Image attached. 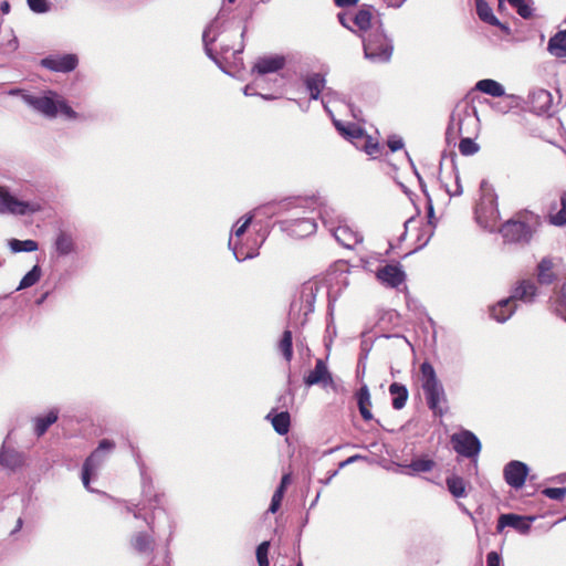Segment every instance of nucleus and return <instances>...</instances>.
I'll return each instance as SVG.
<instances>
[{
    "instance_id": "680f3d73",
    "label": "nucleus",
    "mask_w": 566,
    "mask_h": 566,
    "mask_svg": "<svg viewBox=\"0 0 566 566\" xmlns=\"http://www.w3.org/2000/svg\"><path fill=\"white\" fill-rule=\"evenodd\" d=\"M243 51V44L240 42L237 49H232V55L240 54Z\"/></svg>"
},
{
    "instance_id": "cd10ccee",
    "label": "nucleus",
    "mask_w": 566,
    "mask_h": 566,
    "mask_svg": "<svg viewBox=\"0 0 566 566\" xmlns=\"http://www.w3.org/2000/svg\"><path fill=\"white\" fill-rule=\"evenodd\" d=\"M449 492L457 499L467 496V481L459 475H451L446 479Z\"/></svg>"
},
{
    "instance_id": "09e8293b",
    "label": "nucleus",
    "mask_w": 566,
    "mask_h": 566,
    "mask_svg": "<svg viewBox=\"0 0 566 566\" xmlns=\"http://www.w3.org/2000/svg\"><path fill=\"white\" fill-rule=\"evenodd\" d=\"M30 9L36 13H44L49 10L46 0H27Z\"/></svg>"
},
{
    "instance_id": "412c9836",
    "label": "nucleus",
    "mask_w": 566,
    "mask_h": 566,
    "mask_svg": "<svg viewBox=\"0 0 566 566\" xmlns=\"http://www.w3.org/2000/svg\"><path fill=\"white\" fill-rule=\"evenodd\" d=\"M389 394L392 398L391 405L394 409L400 410L406 406L409 392L405 385L400 382H392L389 386Z\"/></svg>"
},
{
    "instance_id": "7ed1b4c3",
    "label": "nucleus",
    "mask_w": 566,
    "mask_h": 566,
    "mask_svg": "<svg viewBox=\"0 0 566 566\" xmlns=\"http://www.w3.org/2000/svg\"><path fill=\"white\" fill-rule=\"evenodd\" d=\"M365 57L374 63H386L391 59L394 46L381 30L370 32L363 41Z\"/></svg>"
},
{
    "instance_id": "6e6d98bb",
    "label": "nucleus",
    "mask_w": 566,
    "mask_h": 566,
    "mask_svg": "<svg viewBox=\"0 0 566 566\" xmlns=\"http://www.w3.org/2000/svg\"><path fill=\"white\" fill-rule=\"evenodd\" d=\"M291 478L290 474H284L281 479L280 485L277 486L276 491H281L282 493H285V490L287 485L290 484Z\"/></svg>"
},
{
    "instance_id": "e433bc0d",
    "label": "nucleus",
    "mask_w": 566,
    "mask_h": 566,
    "mask_svg": "<svg viewBox=\"0 0 566 566\" xmlns=\"http://www.w3.org/2000/svg\"><path fill=\"white\" fill-rule=\"evenodd\" d=\"M356 147L364 149L366 154H368L369 156H371L374 158H376L380 155L379 144L366 134L364 135V139H361L359 143H357Z\"/></svg>"
},
{
    "instance_id": "0eeeda50",
    "label": "nucleus",
    "mask_w": 566,
    "mask_h": 566,
    "mask_svg": "<svg viewBox=\"0 0 566 566\" xmlns=\"http://www.w3.org/2000/svg\"><path fill=\"white\" fill-rule=\"evenodd\" d=\"M453 450L465 458H476L481 452V442L479 438L470 430H461L450 438Z\"/></svg>"
},
{
    "instance_id": "338daca9",
    "label": "nucleus",
    "mask_w": 566,
    "mask_h": 566,
    "mask_svg": "<svg viewBox=\"0 0 566 566\" xmlns=\"http://www.w3.org/2000/svg\"><path fill=\"white\" fill-rule=\"evenodd\" d=\"M22 523H23V522H22V518H18V521H17V526H15V528H14V532H15V531H18V530H20V528L22 527Z\"/></svg>"
},
{
    "instance_id": "3c124183",
    "label": "nucleus",
    "mask_w": 566,
    "mask_h": 566,
    "mask_svg": "<svg viewBox=\"0 0 566 566\" xmlns=\"http://www.w3.org/2000/svg\"><path fill=\"white\" fill-rule=\"evenodd\" d=\"M283 497H284V493H282L281 491H276L275 490V492H274V494L272 496V500H271L270 507H269V511L271 513H276L279 511Z\"/></svg>"
},
{
    "instance_id": "4c0bfd02",
    "label": "nucleus",
    "mask_w": 566,
    "mask_h": 566,
    "mask_svg": "<svg viewBox=\"0 0 566 566\" xmlns=\"http://www.w3.org/2000/svg\"><path fill=\"white\" fill-rule=\"evenodd\" d=\"M42 271L39 265H34L21 280L18 290L33 286L41 279Z\"/></svg>"
},
{
    "instance_id": "6ab92c4d",
    "label": "nucleus",
    "mask_w": 566,
    "mask_h": 566,
    "mask_svg": "<svg viewBox=\"0 0 566 566\" xmlns=\"http://www.w3.org/2000/svg\"><path fill=\"white\" fill-rule=\"evenodd\" d=\"M557 279L555 263L552 258H544L537 265V281L539 284L549 285Z\"/></svg>"
},
{
    "instance_id": "20e7f679",
    "label": "nucleus",
    "mask_w": 566,
    "mask_h": 566,
    "mask_svg": "<svg viewBox=\"0 0 566 566\" xmlns=\"http://www.w3.org/2000/svg\"><path fill=\"white\" fill-rule=\"evenodd\" d=\"M531 213L527 210L516 212L499 229L506 242H527L531 233Z\"/></svg>"
},
{
    "instance_id": "423d86ee",
    "label": "nucleus",
    "mask_w": 566,
    "mask_h": 566,
    "mask_svg": "<svg viewBox=\"0 0 566 566\" xmlns=\"http://www.w3.org/2000/svg\"><path fill=\"white\" fill-rule=\"evenodd\" d=\"M115 448V442L108 439L99 441L98 447L91 453V455L84 461L82 470V482L87 490H91V475L94 471L105 462L107 453Z\"/></svg>"
},
{
    "instance_id": "72a5a7b5",
    "label": "nucleus",
    "mask_w": 566,
    "mask_h": 566,
    "mask_svg": "<svg viewBox=\"0 0 566 566\" xmlns=\"http://www.w3.org/2000/svg\"><path fill=\"white\" fill-rule=\"evenodd\" d=\"M531 295V280L522 279L516 282V285L512 289V294L507 300H512L515 304L517 300H524Z\"/></svg>"
},
{
    "instance_id": "13d9d810",
    "label": "nucleus",
    "mask_w": 566,
    "mask_h": 566,
    "mask_svg": "<svg viewBox=\"0 0 566 566\" xmlns=\"http://www.w3.org/2000/svg\"><path fill=\"white\" fill-rule=\"evenodd\" d=\"M427 218H428V221L431 226H434L436 222H434V210H433V206L429 202L428 205V208H427Z\"/></svg>"
},
{
    "instance_id": "79ce46f5",
    "label": "nucleus",
    "mask_w": 566,
    "mask_h": 566,
    "mask_svg": "<svg viewBox=\"0 0 566 566\" xmlns=\"http://www.w3.org/2000/svg\"><path fill=\"white\" fill-rule=\"evenodd\" d=\"M503 0H499L500 7L502 6ZM513 8L516 9L517 13L524 18H531V7L527 6L523 0H506Z\"/></svg>"
},
{
    "instance_id": "c03bdc74",
    "label": "nucleus",
    "mask_w": 566,
    "mask_h": 566,
    "mask_svg": "<svg viewBox=\"0 0 566 566\" xmlns=\"http://www.w3.org/2000/svg\"><path fill=\"white\" fill-rule=\"evenodd\" d=\"M59 112L69 119L78 118V114L64 99H57V113Z\"/></svg>"
},
{
    "instance_id": "bb28decb",
    "label": "nucleus",
    "mask_w": 566,
    "mask_h": 566,
    "mask_svg": "<svg viewBox=\"0 0 566 566\" xmlns=\"http://www.w3.org/2000/svg\"><path fill=\"white\" fill-rule=\"evenodd\" d=\"M475 90L492 97H501L504 95V87L496 81L491 78L481 80L475 84Z\"/></svg>"
},
{
    "instance_id": "c9c22d12",
    "label": "nucleus",
    "mask_w": 566,
    "mask_h": 566,
    "mask_svg": "<svg viewBox=\"0 0 566 566\" xmlns=\"http://www.w3.org/2000/svg\"><path fill=\"white\" fill-rule=\"evenodd\" d=\"M560 205L562 208L558 211L548 214L549 223L556 227L566 226V191L560 195Z\"/></svg>"
},
{
    "instance_id": "ddd939ff",
    "label": "nucleus",
    "mask_w": 566,
    "mask_h": 566,
    "mask_svg": "<svg viewBox=\"0 0 566 566\" xmlns=\"http://www.w3.org/2000/svg\"><path fill=\"white\" fill-rule=\"evenodd\" d=\"M78 59L75 54H64L62 56H49L41 61V65L54 72H71L76 69Z\"/></svg>"
},
{
    "instance_id": "9b49d317",
    "label": "nucleus",
    "mask_w": 566,
    "mask_h": 566,
    "mask_svg": "<svg viewBox=\"0 0 566 566\" xmlns=\"http://www.w3.org/2000/svg\"><path fill=\"white\" fill-rule=\"evenodd\" d=\"M505 527H512L520 534H527L531 530V516H521L513 513L501 514L496 531L501 533Z\"/></svg>"
},
{
    "instance_id": "774afa93",
    "label": "nucleus",
    "mask_w": 566,
    "mask_h": 566,
    "mask_svg": "<svg viewBox=\"0 0 566 566\" xmlns=\"http://www.w3.org/2000/svg\"><path fill=\"white\" fill-rule=\"evenodd\" d=\"M222 52H223L224 54H227V53L229 52V49H228V48H222Z\"/></svg>"
},
{
    "instance_id": "4468645a",
    "label": "nucleus",
    "mask_w": 566,
    "mask_h": 566,
    "mask_svg": "<svg viewBox=\"0 0 566 566\" xmlns=\"http://www.w3.org/2000/svg\"><path fill=\"white\" fill-rule=\"evenodd\" d=\"M22 98L28 105L32 106L35 111L46 117L53 118L57 115V101L50 96H33L25 94Z\"/></svg>"
},
{
    "instance_id": "c85d7f7f",
    "label": "nucleus",
    "mask_w": 566,
    "mask_h": 566,
    "mask_svg": "<svg viewBox=\"0 0 566 566\" xmlns=\"http://www.w3.org/2000/svg\"><path fill=\"white\" fill-rule=\"evenodd\" d=\"M306 88L312 99H317L325 87V78L321 74H312L305 80Z\"/></svg>"
},
{
    "instance_id": "69168bd1",
    "label": "nucleus",
    "mask_w": 566,
    "mask_h": 566,
    "mask_svg": "<svg viewBox=\"0 0 566 566\" xmlns=\"http://www.w3.org/2000/svg\"><path fill=\"white\" fill-rule=\"evenodd\" d=\"M9 8H10L9 3L4 2L2 4V7H1V10H2L3 13H8L9 12Z\"/></svg>"
},
{
    "instance_id": "5fc2aeb1",
    "label": "nucleus",
    "mask_w": 566,
    "mask_h": 566,
    "mask_svg": "<svg viewBox=\"0 0 566 566\" xmlns=\"http://www.w3.org/2000/svg\"><path fill=\"white\" fill-rule=\"evenodd\" d=\"M388 147L391 151H397L403 147V143L401 139H389Z\"/></svg>"
},
{
    "instance_id": "a19ab883",
    "label": "nucleus",
    "mask_w": 566,
    "mask_h": 566,
    "mask_svg": "<svg viewBox=\"0 0 566 566\" xmlns=\"http://www.w3.org/2000/svg\"><path fill=\"white\" fill-rule=\"evenodd\" d=\"M269 549H270V542L264 541L256 547V560L258 566H269Z\"/></svg>"
},
{
    "instance_id": "4be33fe9",
    "label": "nucleus",
    "mask_w": 566,
    "mask_h": 566,
    "mask_svg": "<svg viewBox=\"0 0 566 566\" xmlns=\"http://www.w3.org/2000/svg\"><path fill=\"white\" fill-rule=\"evenodd\" d=\"M373 18V6L363 4L352 20L360 31H367L371 27Z\"/></svg>"
},
{
    "instance_id": "2eb2a0df",
    "label": "nucleus",
    "mask_w": 566,
    "mask_h": 566,
    "mask_svg": "<svg viewBox=\"0 0 566 566\" xmlns=\"http://www.w3.org/2000/svg\"><path fill=\"white\" fill-rule=\"evenodd\" d=\"M304 382L306 386H313L317 384L327 386L333 384L332 374L323 359L316 360L314 369L305 376Z\"/></svg>"
},
{
    "instance_id": "a18cd8bd",
    "label": "nucleus",
    "mask_w": 566,
    "mask_h": 566,
    "mask_svg": "<svg viewBox=\"0 0 566 566\" xmlns=\"http://www.w3.org/2000/svg\"><path fill=\"white\" fill-rule=\"evenodd\" d=\"M149 566H171L169 552L166 551L161 555H153L149 560Z\"/></svg>"
},
{
    "instance_id": "e2e57ef3",
    "label": "nucleus",
    "mask_w": 566,
    "mask_h": 566,
    "mask_svg": "<svg viewBox=\"0 0 566 566\" xmlns=\"http://www.w3.org/2000/svg\"><path fill=\"white\" fill-rule=\"evenodd\" d=\"M391 6L399 7L405 0H386Z\"/></svg>"
},
{
    "instance_id": "7c9ffc66",
    "label": "nucleus",
    "mask_w": 566,
    "mask_h": 566,
    "mask_svg": "<svg viewBox=\"0 0 566 566\" xmlns=\"http://www.w3.org/2000/svg\"><path fill=\"white\" fill-rule=\"evenodd\" d=\"M476 13L479 18L491 24V25H500L499 19L493 14L492 8L485 0H475Z\"/></svg>"
},
{
    "instance_id": "6e6552de",
    "label": "nucleus",
    "mask_w": 566,
    "mask_h": 566,
    "mask_svg": "<svg viewBox=\"0 0 566 566\" xmlns=\"http://www.w3.org/2000/svg\"><path fill=\"white\" fill-rule=\"evenodd\" d=\"M376 279L384 286L398 290L405 284L407 275L399 263H390L377 269Z\"/></svg>"
},
{
    "instance_id": "864d4df0",
    "label": "nucleus",
    "mask_w": 566,
    "mask_h": 566,
    "mask_svg": "<svg viewBox=\"0 0 566 566\" xmlns=\"http://www.w3.org/2000/svg\"><path fill=\"white\" fill-rule=\"evenodd\" d=\"M486 566H501V557L496 552L492 551L488 554Z\"/></svg>"
},
{
    "instance_id": "58836bf2",
    "label": "nucleus",
    "mask_w": 566,
    "mask_h": 566,
    "mask_svg": "<svg viewBox=\"0 0 566 566\" xmlns=\"http://www.w3.org/2000/svg\"><path fill=\"white\" fill-rule=\"evenodd\" d=\"M10 248L13 252H33L36 251L39 245L34 240H18L12 239L10 241Z\"/></svg>"
},
{
    "instance_id": "aec40b11",
    "label": "nucleus",
    "mask_w": 566,
    "mask_h": 566,
    "mask_svg": "<svg viewBox=\"0 0 566 566\" xmlns=\"http://www.w3.org/2000/svg\"><path fill=\"white\" fill-rule=\"evenodd\" d=\"M552 104L553 97L548 91L538 88L533 92V113H547L551 109Z\"/></svg>"
},
{
    "instance_id": "dca6fc26",
    "label": "nucleus",
    "mask_w": 566,
    "mask_h": 566,
    "mask_svg": "<svg viewBox=\"0 0 566 566\" xmlns=\"http://www.w3.org/2000/svg\"><path fill=\"white\" fill-rule=\"evenodd\" d=\"M331 231L336 241L347 249H353L361 241V235L347 224H339Z\"/></svg>"
},
{
    "instance_id": "f3484780",
    "label": "nucleus",
    "mask_w": 566,
    "mask_h": 566,
    "mask_svg": "<svg viewBox=\"0 0 566 566\" xmlns=\"http://www.w3.org/2000/svg\"><path fill=\"white\" fill-rule=\"evenodd\" d=\"M285 65V59L281 55L273 56H263L260 57L253 66V71H255L260 75H264L268 73H273L282 70Z\"/></svg>"
},
{
    "instance_id": "1a4fd4ad",
    "label": "nucleus",
    "mask_w": 566,
    "mask_h": 566,
    "mask_svg": "<svg viewBox=\"0 0 566 566\" xmlns=\"http://www.w3.org/2000/svg\"><path fill=\"white\" fill-rule=\"evenodd\" d=\"M149 531L135 532L129 538V545L133 551L142 556L155 555L156 539L154 528L150 524Z\"/></svg>"
},
{
    "instance_id": "4d7b16f0",
    "label": "nucleus",
    "mask_w": 566,
    "mask_h": 566,
    "mask_svg": "<svg viewBox=\"0 0 566 566\" xmlns=\"http://www.w3.org/2000/svg\"><path fill=\"white\" fill-rule=\"evenodd\" d=\"M359 0H334V3L338 8L353 7L358 3Z\"/></svg>"
},
{
    "instance_id": "49530a36",
    "label": "nucleus",
    "mask_w": 566,
    "mask_h": 566,
    "mask_svg": "<svg viewBox=\"0 0 566 566\" xmlns=\"http://www.w3.org/2000/svg\"><path fill=\"white\" fill-rule=\"evenodd\" d=\"M542 494L552 500H563L566 495V488H546L542 491Z\"/></svg>"
},
{
    "instance_id": "052dcab7",
    "label": "nucleus",
    "mask_w": 566,
    "mask_h": 566,
    "mask_svg": "<svg viewBox=\"0 0 566 566\" xmlns=\"http://www.w3.org/2000/svg\"><path fill=\"white\" fill-rule=\"evenodd\" d=\"M337 17L343 27L350 29L349 25L347 24V14L346 13H338Z\"/></svg>"
},
{
    "instance_id": "37998d69",
    "label": "nucleus",
    "mask_w": 566,
    "mask_h": 566,
    "mask_svg": "<svg viewBox=\"0 0 566 566\" xmlns=\"http://www.w3.org/2000/svg\"><path fill=\"white\" fill-rule=\"evenodd\" d=\"M318 287L315 283L306 282L302 285L301 290V298L305 300L307 303H311L316 295Z\"/></svg>"
},
{
    "instance_id": "393cba45",
    "label": "nucleus",
    "mask_w": 566,
    "mask_h": 566,
    "mask_svg": "<svg viewBox=\"0 0 566 566\" xmlns=\"http://www.w3.org/2000/svg\"><path fill=\"white\" fill-rule=\"evenodd\" d=\"M547 49L556 57H566V30L552 36Z\"/></svg>"
},
{
    "instance_id": "9d476101",
    "label": "nucleus",
    "mask_w": 566,
    "mask_h": 566,
    "mask_svg": "<svg viewBox=\"0 0 566 566\" xmlns=\"http://www.w3.org/2000/svg\"><path fill=\"white\" fill-rule=\"evenodd\" d=\"M282 229L289 233V235L302 239L315 233L317 224L312 218H298L293 220H284L281 222Z\"/></svg>"
},
{
    "instance_id": "473e14b6",
    "label": "nucleus",
    "mask_w": 566,
    "mask_h": 566,
    "mask_svg": "<svg viewBox=\"0 0 566 566\" xmlns=\"http://www.w3.org/2000/svg\"><path fill=\"white\" fill-rule=\"evenodd\" d=\"M271 423L274 428V430L283 436V434H286L290 430V426H291V417H290V413L287 411H282L280 413H275L272 418H271Z\"/></svg>"
},
{
    "instance_id": "603ef678",
    "label": "nucleus",
    "mask_w": 566,
    "mask_h": 566,
    "mask_svg": "<svg viewBox=\"0 0 566 566\" xmlns=\"http://www.w3.org/2000/svg\"><path fill=\"white\" fill-rule=\"evenodd\" d=\"M251 220H252V218L249 217L241 224H239L241 221V220H239L235 226V229H234V235L240 238L247 231L248 227L251 223Z\"/></svg>"
},
{
    "instance_id": "bf43d9fd",
    "label": "nucleus",
    "mask_w": 566,
    "mask_h": 566,
    "mask_svg": "<svg viewBox=\"0 0 566 566\" xmlns=\"http://www.w3.org/2000/svg\"><path fill=\"white\" fill-rule=\"evenodd\" d=\"M361 457L360 455H353V457H349L347 460L340 462L339 467L340 468H344L345 465L349 464V463H353L354 461H356L357 459H360Z\"/></svg>"
},
{
    "instance_id": "b1692460",
    "label": "nucleus",
    "mask_w": 566,
    "mask_h": 566,
    "mask_svg": "<svg viewBox=\"0 0 566 566\" xmlns=\"http://www.w3.org/2000/svg\"><path fill=\"white\" fill-rule=\"evenodd\" d=\"M57 419L59 415L56 410H50L45 416L34 418V433L36 437H42Z\"/></svg>"
},
{
    "instance_id": "f03ea898",
    "label": "nucleus",
    "mask_w": 566,
    "mask_h": 566,
    "mask_svg": "<svg viewBox=\"0 0 566 566\" xmlns=\"http://www.w3.org/2000/svg\"><path fill=\"white\" fill-rule=\"evenodd\" d=\"M481 198L475 207V219L478 223L486 230L493 231L497 228L500 211L497 208V197L488 180L480 184Z\"/></svg>"
},
{
    "instance_id": "5701e85b",
    "label": "nucleus",
    "mask_w": 566,
    "mask_h": 566,
    "mask_svg": "<svg viewBox=\"0 0 566 566\" xmlns=\"http://www.w3.org/2000/svg\"><path fill=\"white\" fill-rule=\"evenodd\" d=\"M515 304L512 300H502L490 310L491 316L497 322H505L514 313Z\"/></svg>"
},
{
    "instance_id": "2f4dec72",
    "label": "nucleus",
    "mask_w": 566,
    "mask_h": 566,
    "mask_svg": "<svg viewBox=\"0 0 566 566\" xmlns=\"http://www.w3.org/2000/svg\"><path fill=\"white\" fill-rule=\"evenodd\" d=\"M55 250L60 255H67L73 252L74 242L72 235L61 231L55 239Z\"/></svg>"
},
{
    "instance_id": "39448f33",
    "label": "nucleus",
    "mask_w": 566,
    "mask_h": 566,
    "mask_svg": "<svg viewBox=\"0 0 566 566\" xmlns=\"http://www.w3.org/2000/svg\"><path fill=\"white\" fill-rule=\"evenodd\" d=\"M40 210V205L22 201L14 197L8 187L0 186V214L24 216Z\"/></svg>"
},
{
    "instance_id": "a878e982",
    "label": "nucleus",
    "mask_w": 566,
    "mask_h": 566,
    "mask_svg": "<svg viewBox=\"0 0 566 566\" xmlns=\"http://www.w3.org/2000/svg\"><path fill=\"white\" fill-rule=\"evenodd\" d=\"M24 463V458L22 453L14 450H3L0 453V465L9 468L11 470H15L22 467Z\"/></svg>"
},
{
    "instance_id": "f8f14e48",
    "label": "nucleus",
    "mask_w": 566,
    "mask_h": 566,
    "mask_svg": "<svg viewBox=\"0 0 566 566\" xmlns=\"http://www.w3.org/2000/svg\"><path fill=\"white\" fill-rule=\"evenodd\" d=\"M504 479L509 485L520 489L524 485L528 474V468L520 461H511L504 468Z\"/></svg>"
},
{
    "instance_id": "8fccbe9b",
    "label": "nucleus",
    "mask_w": 566,
    "mask_h": 566,
    "mask_svg": "<svg viewBox=\"0 0 566 566\" xmlns=\"http://www.w3.org/2000/svg\"><path fill=\"white\" fill-rule=\"evenodd\" d=\"M476 124V120L470 115V114H465L463 117L459 116V119H458V134L460 136H462L465 132H464V125H475Z\"/></svg>"
},
{
    "instance_id": "de8ad7c7",
    "label": "nucleus",
    "mask_w": 566,
    "mask_h": 566,
    "mask_svg": "<svg viewBox=\"0 0 566 566\" xmlns=\"http://www.w3.org/2000/svg\"><path fill=\"white\" fill-rule=\"evenodd\" d=\"M411 467L415 471L428 472L432 470L434 462L432 460H416L412 462Z\"/></svg>"
},
{
    "instance_id": "f257e3e1",
    "label": "nucleus",
    "mask_w": 566,
    "mask_h": 566,
    "mask_svg": "<svg viewBox=\"0 0 566 566\" xmlns=\"http://www.w3.org/2000/svg\"><path fill=\"white\" fill-rule=\"evenodd\" d=\"M419 370L427 405L436 417H442L446 410L441 405L447 402V397L436 370L429 361H423Z\"/></svg>"
},
{
    "instance_id": "0e129e2a",
    "label": "nucleus",
    "mask_w": 566,
    "mask_h": 566,
    "mask_svg": "<svg viewBox=\"0 0 566 566\" xmlns=\"http://www.w3.org/2000/svg\"><path fill=\"white\" fill-rule=\"evenodd\" d=\"M127 510H128V512L133 513L134 517H136V518L140 517V512L139 511H135V510H133L130 507H128Z\"/></svg>"
},
{
    "instance_id": "f704fd0d",
    "label": "nucleus",
    "mask_w": 566,
    "mask_h": 566,
    "mask_svg": "<svg viewBox=\"0 0 566 566\" xmlns=\"http://www.w3.org/2000/svg\"><path fill=\"white\" fill-rule=\"evenodd\" d=\"M292 332L286 329L283 332L282 338L279 342L277 349L282 353L286 363H290L293 358V343Z\"/></svg>"
},
{
    "instance_id": "c756f323",
    "label": "nucleus",
    "mask_w": 566,
    "mask_h": 566,
    "mask_svg": "<svg viewBox=\"0 0 566 566\" xmlns=\"http://www.w3.org/2000/svg\"><path fill=\"white\" fill-rule=\"evenodd\" d=\"M337 130L352 140L356 146L361 139H364V130L356 124L342 125L340 123H336Z\"/></svg>"
},
{
    "instance_id": "a211bd4d",
    "label": "nucleus",
    "mask_w": 566,
    "mask_h": 566,
    "mask_svg": "<svg viewBox=\"0 0 566 566\" xmlns=\"http://www.w3.org/2000/svg\"><path fill=\"white\" fill-rule=\"evenodd\" d=\"M356 400L359 413L365 421H370L374 419L371 413V396L367 385H363L356 392Z\"/></svg>"
},
{
    "instance_id": "ea45409f",
    "label": "nucleus",
    "mask_w": 566,
    "mask_h": 566,
    "mask_svg": "<svg viewBox=\"0 0 566 566\" xmlns=\"http://www.w3.org/2000/svg\"><path fill=\"white\" fill-rule=\"evenodd\" d=\"M480 146L471 137H462L459 143V151L463 156H471L478 153Z\"/></svg>"
}]
</instances>
